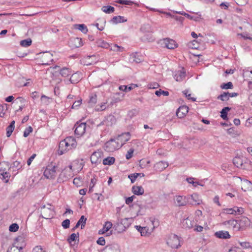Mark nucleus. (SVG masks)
Returning a JSON list of instances; mask_svg holds the SVG:
<instances>
[{
	"mask_svg": "<svg viewBox=\"0 0 252 252\" xmlns=\"http://www.w3.org/2000/svg\"><path fill=\"white\" fill-rule=\"evenodd\" d=\"M168 166V163L167 162L160 161L157 162L154 165L155 169L157 171H162Z\"/></svg>",
	"mask_w": 252,
	"mask_h": 252,
	"instance_id": "aec40b11",
	"label": "nucleus"
},
{
	"mask_svg": "<svg viewBox=\"0 0 252 252\" xmlns=\"http://www.w3.org/2000/svg\"><path fill=\"white\" fill-rule=\"evenodd\" d=\"M32 131V128L31 126H28L24 132V137H27Z\"/></svg>",
	"mask_w": 252,
	"mask_h": 252,
	"instance_id": "09e8293b",
	"label": "nucleus"
},
{
	"mask_svg": "<svg viewBox=\"0 0 252 252\" xmlns=\"http://www.w3.org/2000/svg\"><path fill=\"white\" fill-rule=\"evenodd\" d=\"M151 223L153 225V227L151 228V230L149 231V228L147 227H143V228H140L141 229V236H146L147 234H150L151 232L159 225V221L158 219H153L151 220Z\"/></svg>",
	"mask_w": 252,
	"mask_h": 252,
	"instance_id": "1a4fd4ad",
	"label": "nucleus"
},
{
	"mask_svg": "<svg viewBox=\"0 0 252 252\" xmlns=\"http://www.w3.org/2000/svg\"><path fill=\"white\" fill-rule=\"evenodd\" d=\"M121 147L120 144L116 138L115 139H111L105 144L104 149L108 152H112Z\"/></svg>",
	"mask_w": 252,
	"mask_h": 252,
	"instance_id": "423d86ee",
	"label": "nucleus"
},
{
	"mask_svg": "<svg viewBox=\"0 0 252 252\" xmlns=\"http://www.w3.org/2000/svg\"><path fill=\"white\" fill-rule=\"evenodd\" d=\"M74 128L75 134L78 136H81L85 132L86 124V123H81L80 124L77 123L74 126Z\"/></svg>",
	"mask_w": 252,
	"mask_h": 252,
	"instance_id": "9d476101",
	"label": "nucleus"
},
{
	"mask_svg": "<svg viewBox=\"0 0 252 252\" xmlns=\"http://www.w3.org/2000/svg\"><path fill=\"white\" fill-rule=\"evenodd\" d=\"M220 88L222 89H229L233 88V84L231 82H229L227 83H223L220 85Z\"/></svg>",
	"mask_w": 252,
	"mask_h": 252,
	"instance_id": "a19ab883",
	"label": "nucleus"
},
{
	"mask_svg": "<svg viewBox=\"0 0 252 252\" xmlns=\"http://www.w3.org/2000/svg\"><path fill=\"white\" fill-rule=\"evenodd\" d=\"M74 27L84 33H86L88 32L87 27L84 24H76Z\"/></svg>",
	"mask_w": 252,
	"mask_h": 252,
	"instance_id": "72a5a7b5",
	"label": "nucleus"
},
{
	"mask_svg": "<svg viewBox=\"0 0 252 252\" xmlns=\"http://www.w3.org/2000/svg\"><path fill=\"white\" fill-rule=\"evenodd\" d=\"M78 76V74L77 73L72 74L69 80L70 82L73 84L77 83L79 81V78H77L76 80H74V78L76 79Z\"/></svg>",
	"mask_w": 252,
	"mask_h": 252,
	"instance_id": "603ef678",
	"label": "nucleus"
},
{
	"mask_svg": "<svg viewBox=\"0 0 252 252\" xmlns=\"http://www.w3.org/2000/svg\"><path fill=\"white\" fill-rule=\"evenodd\" d=\"M79 238V233H77V234L75 233H72L71 234L70 237L67 239V241L71 243L72 242L75 241L77 239ZM79 239H78V241Z\"/></svg>",
	"mask_w": 252,
	"mask_h": 252,
	"instance_id": "ea45409f",
	"label": "nucleus"
},
{
	"mask_svg": "<svg viewBox=\"0 0 252 252\" xmlns=\"http://www.w3.org/2000/svg\"><path fill=\"white\" fill-rule=\"evenodd\" d=\"M230 110V108L229 107H224L221 111L220 113V117L223 119V120H227L228 119L227 118V112Z\"/></svg>",
	"mask_w": 252,
	"mask_h": 252,
	"instance_id": "f704fd0d",
	"label": "nucleus"
},
{
	"mask_svg": "<svg viewBox=\"0 0 252 252\" xmlns=\"http://www.w3.org/2000/svg\"><path fill=\"white\" fill-rule=\"evenodd\" d=\"M186 75V71L184 68H182V70L177 71L175 72L174 78L177 81L181 82L185 79Z\"/></svg>",
	"mask_w": 252,
	"mask_h": 252,
	"instance_id": "f3484780",
	"label": "nucleus"
},
{
	"mask_svg": "<svg viewBox=\"0 0 252 252\" xmlns=\"http://www.w3.org/2000/svg\"><path fill=\"white\" fill-rule=\"evenodd\" d=\"M116 122V118L114 116L109 115L107 116L103 121V124L107 126H111Z\"/></svg>",
	"mask_w": 252,
	"mask_h": 252,
	"instance_id": "b1692460",
	"label": "nucleus"
},
{
	"mask_svg": "<svg viewBox=\"0 0 252 252\" xmlns=\"http://www.w3.org/2000/svg\"><path fill=\"white\" fill-rule=\"evenodd\" d=\"M90 99L88 101L89 104L91 106H94L97 102V95L96 94H91L90 95Z\"/></svg>",
	"mask_w": 252,
	"mask_h": 252,
	"instance_id": "2f4dec72",
	"label": "nucleus"
},
{
	"mask_svg": "<svg viewBox=\"0 0 252 252\" xmlns=\"http://www.w3.org/2000/svg\"><path fill=\"white\" fill-rule=\"evenodd\" d=\"M134 152V150L133 149H130L126 154V158L127 159H129L132 157L133 153Z\"/></svg>",
	"mask_w": 252,
	"mask_h": 252,
	"instance_id": "0e129e2a",
	"label": "nucleus"
},
{
	"mask_svg": "<svg viewBox=\"0 0 252 252\" xmlns=\"http://www.w3.org/2000/svg\"><path fill=\"white\" fill-rule=\"evenodd\" d=\"M140 30L143 32H149L151 30L150 26L149 24H144L140 28Z\"/></svg>",
	"mask_w": 252,
	"mask_h": 252,
	"instance_id": "de8ad7c7",
	"label": "nucleus"
},
{
	"mask_svg": "<svg viewBox=\"0 0 252 252\" xmlns=\"http://www.w3.org/2000/svg\"><path fill=\"white\" fill-rule=\"evenodd\" d=\"M246 31L242 33H238V35H240L243 37L244 39H248L252 40V25L249 23H247L245 27Z\"/></svg>",
	"mask_w": 252,
	"mask_h": 252,
	"instance_id": "9b49d317",
	"label": "nucleus"
},
{
	"mask_svg": "<svg viewBox=\"0 0 252 252\" xmlns=\"http://www.w3.org/2000/svg\"><path fill=\"white\" fill-rule=\"evenodd\" d=\"M130 138V134L129 132H126L119 135L117 138L119 144L121 147L124 145L126 142H127Z\"/></svg>",
	"mask_w": 252,
	"mask_h": 252,
	"instance_id": "2eb2a0df",
	"label": "nucleus"
},
{
	"mask_svg": "<svg viewBox=\"0 0 252 252\" xmlns=\"http://www.w3.org/2000/svg\"><path fill=\"white\" fill-rule=\"evenodd\" d=\"M215 236L220 239H227L230 238L229 232L227 231H219L215 233Z\"/></svg>",
	"mask_w": 252,
	"mask_h": 252,
	"instance_id": "412c9836",
	"label": "nucleus"
},
{
	"mask_svg": "<svg viewBox=\"0 0 252 252\" xmlns=\"http://www.w3.org/2000/svg\"><path fill=\"white\" fill-rule=\"evenodd\" d=\"M167 244L172 248L178 249L180 245V240L179 237L175 234H171L170 235Z\"/></svg>",
	"mask_w": 252,
	"mask_h": 252,
	"instance_id": "6e6552de",
	"label": "nucleus"
},
{
	"mask_svg": "<svg viewBox=\"0 0 252 252\" xmlns=\"http://www.w3.org/2000/svg\"><path fill=\"white\" fill-rule=\"evenodd\" d=\"M32 252H46L41 246H37L35 247Z\"/></svg>",
	"mask_w": 252,
	"mask_h": 252,
	"instance_id": "bf43d9fd",
	"label": "nucleus"
},
{
	"mask_svg": "<svg viewBox=\"0 0 252 252\" xmlns=\"http://www.w3.org/2000/svg\"><path fill=\"white\" fill-rule=\"evenodd\" d=\"M106 108V103L104 102L101 103L100 105H97L96 106L95 109L97 111H101L104 110Z\"/></svg>",
	"mask_w": 252,
	"mask_h": 252,
	"instance_id": "3c124183",
	"label": "nucleus"
},
{
	"mask_svg": "<svg viewBox=\"0 0 252 252\" xmlns=\"http://www.w3.org/2000/svg\"><path fill=\"white\" fill-rule=\"evenodd\" d=\"M71 71L67 68L64 67L60 70L61 75L63 77H66L71 74Z\"/></svg>",
	"mask_w": 252,
	"mask_h": 252,
	"instance_id": "e433bc0d",
	"label": "nucleus"
},
{
	"mask_svg": "<svg viewBox=\"0 0 252 252\" xmlns=\"http://www.w3.org/2000/svg\"><path fill=\"white\" fill-rule=\"evenodd\" d=\"M101 10L106 13H112L114 11L115 8L114 7L107 5V6H103L101 8Z\"/></svg>",
	"mask_w": 252,
	"mask_h": 252,
	"instance_id": "c9c22d12",
	"label": "nucleus"
},
{
	"mask_svg": "<svg viewBox=\"0 0 252 252\" xmlns=\"http://www.w3.org/2000/svg\"><path fill=\"white\" fill-rule=\"evenodd\" d=\"M233 164L238 168L247 170H251L252 162L246 157L236 156L233 159Z\"/></svg>",
	"mask_w": 252,
	"mask_h": 252,
	"instance_id": "f03ea898",
	"label": "nucleus"
},
{
	"mask_svg": "<svg viewBox=\"0 0 252 252\" xmlns=\"http://www.w3.org/2000/svg\"><path fill=\"white\" fill-rule=\"evenodd\" d=\"M10 176V175L9 173L7 172L6 170L0 172V178H2V179H5V182H8Z\"/></svg>",
	"mask_w": 252,
	"mask_h": 252,
	"instance_id": "58836bf2",
	"label": "nucleus"
},
{
	"mask_svg": "<svg viewBox=\"0 0 252 252\" xmlns=\"http://www.w3.org/2000/svg\"><path fill=\"white\" fill-rule=\"evenodd\" d=\"M41 216L45 219H50L55 215L54 207L50 204L42 205L40 208Z\"/></svg>",
	"mask_w": 252,
	"mask_h": 252,
	"instance_id": "20e7f679",
	"label": "nucleus"
},
{
	"mask_svg": "<svg viewBox=\"0 0 252 252\" xmlns=\"http://www.w3.org/2000/svg\"><path fill=\"white\" fill-rule=\"evenodd\" d=\"M244 183L246 186H247V189L248 190L252 189V183L250 181H249L248 180H246L244 182Z\"/></svg>",
	"mask_w": 252,
	"mask_h": 252,
	"instance_id": "774afa93",
	"label": "nucleus"
},
{
	"mask_svg": "<svg viewBox=\"0 0 252 252\" xmlns=\"http://www.w3.org/2000/svg\"><path fill=\"white\" fill-rule=\"evenodd\" d=\"M108 252H120L118 247L111 246L107 248Z\"/></svg>",
	"mask_w": 252,
	"mask_h": 252,
	"instance_id": "5fc2aeb1",
	"label": "nucleus"
},
{
	"mask_svg": "<svg viewBox=\"0 0 252 252\" xmlns=\"http://www.w3.org/2000/svg\"><path fill=\"white\" fill-rule=\"evenodd\" d=\"M127 21V19L123 16H114L111 20V22L114 24H117L120 23H124Z\"/></svg>",
	"mask_w": 252,
	"mask_h": 252,
	"instance_id": "393cba45",
	"label": "nucleus"
},
{
	"mask_svg": "<svg viewBox=\"0 0 252 252\" xmlns=\"http://www.w3.org/2000/svg\"><path fill=\"white\" fill-rule=\"evenodd\" d=\"M57 166L52 164H49L44 172V176L49 179H54L56 177Z\"/></svg>",
	"mask_w": 252,
	"mask_h": 252,
	"instance_id": "0eeeda50",
	"label": "nucleus"
},
{
	"mask_svg": "<svg viewBox=\"0 0 252 252\" xmlns=\"http://www.w3.org/2000/svg\"><path fill=\"white\" fill-rule=\"evenodd\" d=\"M132 191L135 195H140L144 193V190L141 186H134L132 188Z\"/></svg>",
	"mask_w": 252,
	"mask_h": 252,
	"instance_id": "a878e982",
	"label": "nucleus"
},
{
	"mask_svg": "<svg viewBox=\"0 0 252 252\" xmlns=\"http://www.w3.org/2000/svg\"><path fill=\"white\" fill-rule=\"evenodd\" d=\"M239 244L242 247L245 249L250 247V244L248 242H239Z\"/></svg>",
	"mask_w": 252,
	"mask_h": 252,
	"instance_id": "338daca9",
	"label": "nucleus"
},
{
	"mask_svg": "<svg viewBox=\"0 0 252 252\" xmlns=\"http://www.w3.org/2000/svg\"><path fill=\"white\" fill-rule=\"evenodd\" d=\"M176 204L178 206H183L187 205L188 201L186 196H176Z\"/></svg>",
	"mask_w": 252,
	"mask_h": 252,
	"instance_id": "6ab92c4d",
	"label": "nucleus"
},
{
	"mask_svg": "<svg viewBox=\"0 0 252 252\" xmlns=\"http://www.w3.org/2000/svg\"><path fill=\"white\" fill-rule=\"evenodd\" d=\"M102 153L100 151L94 152L91 156V162L94 164H99L101 162Z\"/></svg>",
	"mask_w": 252,
	"mask_h": 252,
	"instance_id": "4468645a",
	"label": "nucleus"
},
{
	"mask_svg": "<svg viewBox=\"0 0 252 252\" xmlns=\"http://www.w3.org/2000/svg\"><path fill=\"white\" fill-rule=\"evenodd\" d=\"M249 221L247 218H243L239 221L235 220H226L223 222V224L231 226L234 231H239L243 226V223L247 224L249 223Z\"/></svg>",
	"mask_w": 252,
	"mask_h": 252,
	"instance_id": "7ed1b4c3",
	"label": "nucleus"
},
{
	"mask_svg": "<svg viewBox=\"0 0 252 252\" xmlns=\"http://www.w3.org/2000/svg\"><path fill=\"white\" fill-rule=\"evenodd\" d=\"M111 51H113L115 52H122L125 51V48L122 47L116 44H110V47L108 48Z\"/></svg>",
	"mask_w": 252,
	"mask_h": 252,
	"instance_id": "bb28decb",
	"label": "nucleus"
},
{
	"mask_svg": "<svg viewBox=\"0 0 252 252\" xmlns=\"http://www.w3.org/2000/svg\"><path fill=\"white\" fill-rule=\"evenodd\" d=\"M25 246L23 237L19 236L16 238L14 244L8 248L7 252H20Z\"/></svg>",
	"mask_w": 252,
	"mask_h": 252,
	"instance_id": "39448f33",
	"label": "nucleus"
},
{
	"mask_svg": "<svg viewBox=\"0 0 252 252\" xmlns=\"http://www.w3.org/2000/svg\"><path fill=\"white\" fill-rule=\"evenodd\" d=\"M155 94L157 96H160L161 94H163L164 96H168L169 94L167 91H162L161 89H159L155 92Z\"/></svg>",
	"mask_w": 252,
	"mask_h": 252,
	"instance_id": "8fccbe9b",
	"label": "nucleus"
},
{
	"mask_svg": "<svg viewBox=\"0 0 252 252\" xmlns=\"http://www.w3.org/2000/svg\"><path fill=\"white\" fill-rule=\"evenodd\" d=\"M87 219L84 216H82L79 220L77 221L81 225V228L83 229L86 223Z\"/></svg>",
	"mask_w": 252,
	"mask_h": 252,
	"instance_id": "79ce46f5",
	"label": "nucleus"
},
{
	"mask_svg": "<svg viewBox=\"0 0 252 252\" xmlns=\"http://www.w3.org/2000/svg\"><path fill=\"white\" fill-rule=\"evenodd\" d=\"M69 46L72 48L81 47L83 44L82 39L79 37L71 38L69 41Z\"/></svg>",
	"mask_w": 252,
	"mask_h": 252,
	"instance_id": "dca6fc26",
	"label": "nucleus"
},
{
	"mask_svg": "<svg viewBox=\"0 0 252 252\" xmlns=\"http://www.w3.org/2000/svg\"><path fill=\"white\" fill-rule=\"evenodd\" d=\"M32 39L31 38H28L27 39L21 40L20 41V45L23 47H27L32 44Z\"/></svg>",
	"mask_w": 252,
	"mask_h": 252,
	"instance_id": "4c0bfd02",
	"label": "nucleus"
},
{
	"mask_svg": "<svg viewBox=\"0 0 252 252\" xmlns=\"http://www.w3.org/2000/svg\"><path fill=\"white\" fill-rule=\"evenodd\" d=\"M229 92H223L221 94L219 95L217 97V99L219 100H220L222 101H226L229 99Z\"/></svg>",
	"mask_w": 252,
	"mask_h": 252,
	"instance_id": "c756f323",
	"label": "nucleus"
},
{
	"mask_svg": "<svg viewBox=\"0 0 252 252\" xmlns=\"http://www.w3.org/2000/svg\"><path fill=\"white\" fill-rule=\"evenodd\" d=\"M190 198L192 200V201L189 202V203L192 205H199L202 202L200 197L197 193H193L191 195Z\"/></svg>",
	"mask_w": 252,
	"mask_h": 252,
	"instance_id": "4be33fe9",
	"label": "nucleus"
},
{
	"mask_svg": "<svg viewBox=\"0 0 252 252\" xmlns=\"http://www.w3.org/2000/svg\"><path fill=\"white\" fill-rule=\"evenodd\" d=\"M185 16L190 20H193L195 21H199L200 19L201 15H199L198 16L194 17L189 15V14H185Z\"/></svg>",
	"mask_w": 252,
	"mask_h": 252,
	"instance_id": "864d4df0",
	"label": "nucleus"
},
{
	"mask_svg": "<svg viewBox=\"0 0 252 252\" xmlns=\"http://www.w3.org/2000/svg\"><path fill=\"white\" fill-rule=\"evenodd\" d=\"M112 223L110 221H106L105 223V225L103 226V228L99 230L98 233L99 234H103L105 232L108 231L109 229L112 227Z\"/></svg>",
	"mask_w": 252,
	"mask_h": 252,
	"instance_id": "cd10ccee",
	"label": "nucleus"
},
{
	"mask_svg": "<svg viewBox=\"0 0 252 252\" xmlns=\"http://www.w3.org/2000/svg\"><path fill=\"white\" fill-rule=\"evenodd\" d=\"M133 85V84H131L129 87H128L127 86H126V85L120 86L119 87V89L121 91L127 92L128 91H130V90H131L133 89V87H132Z\"/></svg>",
	"mask_w": 252,
	"mask_h": 252,
	"instance_id": "c03bdc74",
	"label": "nucleus"
},
{
	"mask_svg": "<svg viewBox=\"0 0 252 252\" xmlns=\"http://www.w3.org/2000/svg\"><path fill=\"white\" fill-rule=\"evenodd\" d=\"M189 108L186 106H180L176 111V115L179 118H183L188 112Z\"/></svg>",
	"mask_w": 252,
	"mask_h": 252,
	"instance_id": "a211bd4d",
	"label": "nucleus"
},
{
	"mask_svg": "<svg viewBox=\"0 0 252 252\" xmlns=\"http://www.w3.org/2000/svg\"><path fill=\"white\" fill-rule=\"evenodd\" d=\"M73 170L71 165H69L68 167L64 168L62 172L60 174V178L63 177L64 180L68 179L73 177Z\"/></svg>",
	"mask_w": 252,
	"mask_h": 252,
	"instance_id": "f8f14e48",
	"label": "nucleus"
},
{
	"mask_svg": "<svg viewBox=\"0 0 252 252\" xmlns=\"http://www.w3.org/2000/svg\"><path fill=\"white\" fill-rule=\"evenodd\" d=\"M162 44L169 49H174L178 47V44L175 40L169 38H164L162 41Z\"/></svg>",
	"mask_w": 252,
	"mask_h": 252,
	"instance_id": "ddd939ff",
	"label": "nucleus"
},
{
	"mask_svg": "<svg viewBox=\"0 0 252 252\" xmlns=\"http://www.w3.org/2000/svg\"><path fill=\"white\" fill-rule=\"evenodd\" d=\"M117 2L120 4L126 5H131L133 3L132 1L127 0H119Z\"/></svg>",
	"mask_w": 252,
	"mask_h": 252,
	"instance_id": "052dcab7",
	"label": "nucleus"
},
{
	"mask_svg": "<svg viewBox=\"0 0 252 252\" xmlns=\"http://www.w3.org/2000/svg\"><path fill=\"white\" fill-rule=\"evenodd\" d=\"M235 210L233 208H225L223 209V213L227 214L235 215Z\"/></svg>",
	"mask_w": 252,
	"mask_h": 252,
	"instance_id": "6e6d98bb",
	"label": "nucleus"
},
{
	"mask_svg": "<svg viewBox=\"0 0 252 252\" xmlns=\"http://www.w3.org/2000/svg\"><path fill=\"white\" fill-rule=\"evenodd\" d=\"M82 103V99H80L78 100L75 101L72 105L71 108L72 109L76 108L79 106Z\"/></svg>",
	"mask_w": 252,
	"mask_h": 252,
	"instance_id": "e2e57ef3",
	"label": "nucleus"
},
{
	"mask_svg": "<svg viewBox=\"0 0 252 252\" xmlns=\"http://www.w3.org/2000/svg\"><path fill=\"white\" fill-rule=\"evenodd\" d=\"M9 168V165L7 162H3L0 163V172L7 170Z\"/></svg>",
	"mask_w": 252,
	"mask_h": 252,
	"instance_id": "a18cd8bd",
	"label": "nucleus"
},
{
	"mask_svg": "<svg viewBox=\"0 0 252 252\" xmlns=\"http://www.w3.org/2000/svg\"><path fill=\"white\" fill-rule=\"evenodd\" d=\"M14 129V127H12L11 126H8L6 128V136L9 137L11 135L12 132Z\"/></svg>",
	"mask_w": 252,
	"mask_h": 252,
	"instance_id": "13d9d810",
	"label": "nucleus"
},
{
	"mask_svg": "<svg viewBox=\"0 0 252 252\" xmlns=\"http://www.w3.org/2000/svg\"><path fill=\"white\" fill-rule=\"evenodd\" d=\"M115 161L114 157H107L103 160V164L104 165H111L113 164Z\"/></svg>",
	"mask_w": 252,
	"mask_h": 252,
	"instance_id": "473e14b6",
	"label": "nucleus"
},
{
	"mask_svg": "<svg viewBox=\"0 0 252 252\" xmlns=\"http://www.w3.org/2000/svg\"><path fill=\"white\" fill-rule=\"evenodd\" d=\"M194 222L191 220L189 218L186 219H184L182 221V224L183 227L185 228L190 229L192 228L194 225Z\"/></svg>",
	"mask_w": 252,
	"mask_h": 252,
	"instance_id": "5701e85b",
	"label": "nucleus"
},
{
	"mask_svg": "<svg viewBox=\"0 0 252 252\" xmlns=\"http://www.w3.org/2000/svg\"><path fill=\"white\" fill-rule=\"evenodd\" d=\"M96 243L99 245L104 246L105 245V240L103 237H101L98 239Z\"/></svg>",
	"mask_w": 252,
	"mask_h": 252,
	"instance_id": "69168bd1",
	"label": "nucleus"
},
{
	"mask_svg": "<svg viewBox=\"0 0 252 252\" xmlns=\"http://www.w3.org/2000/svg\"><path fill=\"white\" fill-rule=\"evenodd\" d=\"M96 44L98 47H100L103 48L108 49L110 47V44L101 39H98Z\"/></svg>",
	"mask_w": 252,
	"mask_h": 252,
	"instance_id": "c85d7f7f",
	"label": "nucleus"
},
{
	"mask_svg": "<svg viewBox=\"0 0 252 252\" xmlns=\"http://www.w3.org/2000/svg\"><path fill=\"white\" fill-rule=\"evenodd\" d=\"M145 175L143 173H134V174H131L128 175V177L130 180L131 182L132 183H133L136 179L137 178L138 176H140V177H144Z\"/></svg>",
	"mask_w": 252,
	"mask_h": 252,
	"instance_id": "7c9ffc66",
	"label": "nucleus"
},
{
	"mask_svg": "<svg viewBox=\"0 0 252 252\" xmlns=\"http://www.w3.org/2000/svg\"><path fill=\"white\" fill-rule=\"evenodd\" d=\"M19 229V225L17 223H12L9 226V230L10 232H16Z\"/></svg>",
	"mask_w": 252,
	"mask_h": 252,
	"instance_id": "49530a36",
	"label": "nucleus"
},
{
	"mask_svg": "<svg viewBox=\"0 0 252 252\" xmlns=\"http://www.w3.org/2000/svg\"><path fill=\"white\" fill-rule=\"evenodd\" d=\"M13 167H15L17 170H19L22 168V165L21 164V163L19 161L16 160L13 162Z\"/></svg>",
	"mask_w": 252,
	"mask_h": 252,
	"instance_id": "680f3d73",
	"label": "nucleus"
},
{
	"mask_svg": "<svg viewBox=\"0 0 252 252\" xmlns=\"http://www.w3.org/2000/svg\"><path fill=\"white\" fill-rule=\"evenodd\" d=\"M69 225H70V220L68 219L65 220L62 223V225L64 229H67V228H69Z\"/></svg>",
	"mask_w": 252,
	"mask_h": 252,
	"instance_id": "4d7b16f0",
	"label": "nucleus"
},
{
	"mask_svg": "<svg viewBox=\"0 0 252 252\" xmlns=\"http://www.w3.org/2000/svg\"><path fill=\"white\" fill-rule=\"evenodd\" d=\"M52 55L50 54H46V55H44V56L43 57V59H49L50 61H47V62H44L43 61V63L42 64H44V65H49L50 64V62H52L53 61V59H51L52 58Z\"/></svg>",
	"mask_w": 252,
	"mask_h": 252,
	"instance_id": "37998d69",
	"label": "nucleus"
},
{
	"mask_svg": "<svg viewBox=\"0 0 252 252\" xmlns=\"http://www.w3.org/2000/svg\"><path fill=\"white\" fill-rule=\"evenodd\" d=\"M77 142L74 138L71 136L67 137L60 142L58 154L62 155L68 151L75 148Z\"/></svg>",
	"mask_w": 252,
	"mask_h": 252,
	"instance_id": "f257e3e1",
	"label": "nucleus"
}]
</instances>
